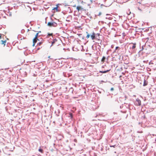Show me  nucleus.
Returning a JSON list of instances; mask_svg holds the SVG:
<instances>
[{"label": "nucleus", "instance_id": "obj_1", "mask_svg": "<svg viewBox=\"0 0 156 156\" xmlns=\"http://www.w3.org/2000/svg\"><path fill=\"white\" fill-rule=\"evenodd\" d=\"M87 35L86 37L87 38H89L90 36L92 39H99V38H102V35H100L98 33H95L94 32L91 33V34H89L87 32H86Z\"/></svg>", "mask_w": 156, "mask_h": 156}, {"label": "nucleus", "instance_id": "obj_2", "mask_svg": "<svg viewBox=\"0 0 156 156\" xmlns=\"http://www.w3.org/2000/svg\"><path fill=\"white\" fill-rule=\"evenodd\" d=\"M152 40H147L145 43V46H149L151 47L153 45V43Z\"/></svg>", "mask_w": 156, "mask_h": 156}, {"label": "nucleus", "instance_id": "obj_3", "mask_svg": "<svg viewBox=\"0 0 156 156\" xmlns=\"http://www.w3.org/2000/svg\"><path fill=\"white\" fill-rule=\"evenodd\" d=\"M47 25L48 26L51 27H56L57 26V24L55 22H49L48 23Z\"/></svg>", "mask_w": 156, "mask_h": 156}, {"label": "nucleus", "instance_id": "obj_4", "mask_svg": "<svg viewBox=\"0 0 156 156\" xmlns=\"http://www.w3.org/2000/svg\"><path fill=\"white\" fill-rule=\"evenodd\" d=\"M104 40H101L100 42H97V43L98 44V46L101 48L102 46H103V48L105 47V45H106L105 44H104Z\"/></svg>", "mask_w": 156, "mask_h": 156}, {"label": "nucleus", "instance_id": "obj_5", "mask_svg": "<svg viewBox=\"0 0 156 156\" xmlns=\"http://www.w3.org/2000/svg\"><path fill=\"white\" fill-rule=\"evenodd\" d=\"M134 104L137 106H140L141 105V101L138 98H136V101L134 102Z\"/></svg>", "mask_w": 156, "mask_h": 156}, {"label": "nucleus", "instance_id": "obj_6", "mask_svg": "<svg viewBox=\"0 0 156 156\" xmlns=\"http://www.w3.org/2000/svg\"><path fill=\"white\" fill-rule=\"evenodd\" d=\"M106 16L105 18L106 19H108L109 20H112L113 19L112 16L110 14H107L106 15Z\"/></svg>", "mask_w": 156, "mask_h": 156}, {"label": "nucleus", "instance_id": "obj_7", "mask_svg": "<svg viewBox=\"0 0 156 156\" xmlns=\"http://www.w3.org/2000/svg\"><path fill=\"white\" fill-rule=\"evenodd\" d=\"M73 87H71L69 89V92L73 94Z\"/></svg>", "mask_w": 156, "mask_h": 156}, {"label": "nucleus", "instance_id": "obj_8", "mask_svg": "<svg viewBox=\"0 0 156 156\" xmlns=\"http://www.w3.org/2000/svg\"><path fill=\"white\" fill-rule=\"evenodd\" d=\"M110 70H111L110 69H108L107 70H105V71H99V72L100 73H106L109 72Z\"/></svg>", "mask_w": 156, "mask_h": 156}, {"label": "nucleus", "instance_id": "obj_9", "mask_svg": "<svg viewBox=\"0 0 156 156\" xmlns=\"http://www.w3.org/2000/svg\"><path fill=\"white\" fill-rule=\"evenodd\" d=\"M68 117L70 119H72L73 117V115L72 113H70L68 115Z\"/></svg>", "mask_w": 156, "mask_h": 156}, {"label": "nucleus", "instance_id": "obj_10", "mask_svg": "<svg viewBox=\"0 0 156 156\" xmlns=\"http://www.w3.org/2000/svg\"><path fill=\"white\" fill-rule=\"evenodd\" d=\"M58 5H59V4H58ZM58 5H57V6L54 8L53 9H52V10H56V12H59L60 11L58 10Z\"/></svg>", "mask_w": 156, "mask_h": 156}, {"label": "nucleus", "instance_id": "obj_11", "mask_svg": "<svg viewBox=\"0 0 156 156\" xmlns=\"http://www.w3.org/2000/svg\"><path fill=\"white\" fill-rule=\"evenodd\" d=\"M50 36H51L53 38V37L52 36V34H50L48 33V35L47 36V37H46V38H48Z\"/></svg>", "mask_w": 156, "mask_h": 156}, {"label": "nucleus", "instance_id": "obj_12", "mask_svg": "<svg viewBox=\"0 0 156 156\" xmlns=\"http://www.w3.org/2000/svg\"><path fill=\"white\" fill-rule=\"evenodd\" d=\"M57 41V40L55 39V40H53V41H51L52 42V44H51V47L52 45H53L55 43H56V42Z\"/></svg>", "mask_w": 156, "mask_h": 156}, {"label": "nucleus", "instance_id": "obj_13", "mask_svg": "<svg viewBox=\"0 0 156 156\" xmlns=\"http://www.w3.org/2000/svg\"><path fill=\"white\" fill-rule=\"evenodd\" d=\"M133 44V46H132V49H134L135 48H136V43H131V44Z\"/></svg>", "mask_w": 156, "mask_h": 156}, {"label": "nucleus", "instance_id": "obj_14", "mask_svg": "<svg viewBox=\"0 0 156 156\" xmlns=\"http://www.w3.org/2000/svg\"><path fill=\"white\" fill-rule=\"evenodd\" d=\"M17 38H20V39H24V37L22 36H21L20 35H19L17 36Z\"/></svg>", "mask_w": 156, "mask_h": 156}, {"label": "nucleus", "instance_id": "obj_15", "mask_svg": "<svg viewBox=\"0 0 156 156\" xmlns=\"http://www.w3.org/2000/svg\"><path fill=\"white\" fill-rule=\"evenodd\" d=\"M82 9H83V8H82L81 6H77L76 7V9L78 11H79L80 10H81Z\"/></svg>", "mask_w": 156, "mask_h": 156}, {"label": "nucleus", "instance_id": "obj_16", "mask_svg": "<svg viewBox=\"0 0 156 156\" xmlns=\"http://www.w3.org/2000/svg\"><path fill=\"white\" fill-rule=\"evenodd\" d=\"M1 42L2 44H4L5 45L6 42V40H5L4 41L1 40Z\"/></svg>", "mask_w": 156, "mask_h": 156}, {"label": "nucleus", "instance_id": "obj_17", "mask_svg": "<svg viewBox=\"0 0 156 156\" xmlns=\"http://www.w3.org/2000/svg\"><path fill=\"white\" fill-rule=\"evenodd\" d=\"M33 40V46H34L35 45V44L37 42L38 40ZM39 41V40H38Z\"/></svg>", "mask_w": 156, "mask_h": 156}, {"label": "nucleus", "instance_id": "obj_18", "mask_svg": "<svg viewBox=\"0 0 156 156\" xmlns=\"http://www.w3.org/2000/svg\"><path fill=\"white\" fill-rule=\"evenodd\" d=\"M147 84V82L145 80H144V84H143V86H146Z\"/></svg>", "mask_w": 156, "mask_h": 156}, {"label": "nucleus", "instance_id": "obj_19", "mask_svg": "<svg viewBox=\"0 0 156 156\" xmlns=\"http://www.w3.org/2000/svg\"><path fill=\"white\" fill-rule=\"evenodd\" d=\"M39 33H37L35 35L34 37L33 38V39H38L37 38V36H38Z\"/></svg>", "mask_w": 156, "mask_h": 156}, {"label": "nucleus", "instance_id": "obj_20", "mask_svg": "<svg viewBox=\"0 0 156 156\" xmlns=\"http://www.w3.org/2000/svg\"><path fill=\"white\" fill-rule=\"evenodd\" d=\"M106 59V58L104 56H103L101 60V61L102 62H104L105 61V60Z\"/></svg>", "mask_w": 156, "mask_h": 156}, {"label": "nucleus", "instance_id": "obj_21", "mask_svg": "<svg viewBox=\"0 0 156 156\" xmlns=\"http://www.w3.org/2000/svg\"><path fill=\"white\" fill-rule=\"evenodd\" d=\"M72 49L73 51H78V49L75 48L74 47H73L72 48Z\"/></svg>", "mask_w": 156, "mask_h": 156}, {"label": "nucleus", "instance_id": "obj_22", "mask_svg": "<svg viewBox=\"0 0 156 156\" xmlns=\"http://www.w3.org/2000/svg\"><path fill=\"white\" fill-rule=\"evenodd\" d=\"M142 118L143 119H146L145 115H144L143 116H142Z\"/></svg>", "mask_w": 156, "mask_h": 156}, {"label": "nucleus", "instance_id": "obj_23", "mask_svg": "<svg viewBox=\"0 0 156 156\" xmlns=\"http://www.w3.org/2000/svg\"><path fill=\"white\" fill-rule=\"evenodd\" d=\"M38 151L42 153L43 150L42 149L40 148L39 149Z\"/></svg>", "mask_w": 156, "mask_h": 156}, {"label": "nucleus", "instance_id": "obj_24", "mask_svg": "<svg viewBox=\"0 0 156 156\" xmlns=\"http://www.w3.org/2000/svg\"><path fill=\"white\" fill-rule=\"evenodd\" d=\"M144 46H142V51H143V52H145L144 51V48H143V47H144Z\"/></svg>", "mask_w": 156, "mask_h": 156}, {"label": "nucleus", "instance_id": "obj_25", "mask_svg": "<svg viewBox=\"0 0 156 156\" xmlns=\"http://www.w3.org/2000/svg\"><path fill=\"white\" fill-rule=\"evenodd\" d=\"M121 112H122L123 113H126V111H125V110H124V111L121 110Z\"/></svg>", "mask_w": 156, "mask_h": 156}, {"label": "nucleus", "instance_id": "obj_26", "mask_svg": "<svg viewBox=\"0 0 156 156\" xmlns=\"http://www.w3.org/2000/svg\"><path fill=\"white\" fill-rule=\"evenodd\" d=\"M123 42V40H119V42L120 43H122Z\"/></svg>", "mask_w": 156, "mask_h": 156}, {"label": "nucleus", "instance_id": "obj_27", "mask_svg": "<svg viewBox=\"0 0 156 156\" xmlns=\"http://www.w3.org/2000/svg\"><path fill=\"white\" fill-rule=\"evenodd\" d=\"M114 90V88L113 87H112L110 89V90L111 91H113Z\"/></svg>", "mask_w": 156, "mask_h": 156}, {"label": "nucleus", "instance_id": "obj_28", "mask_svg": "<svg viewBox=\"0 0 156 156\" xmlns=\"http://www.w3.org/2000/svg\"><path fill=\"white\" fill-rule=\"evenodd\" d=\"M119 48V47H116V48H115V51H116V50L118 49Z\"/></svg>", "mask_w": 156, "mask_h": 156}, {"label": "nucleus", "instance_id": "obj_29", "mask_svg": "<svg viewBox=\"0 0 156 156\" xmlns=\"http://www.w3.org/2000/svg\"><path fill=\"white\" fill-rule=\"evenodd\" d=\"M115 146H116V145H113V146H111L110 147H115Z\"/></svg>", "mask_w": 156, "mask_h": 156}, {"label": "nucleus", "instance_id": "obj_30", "mask_svg": "<svg viewBox=\"0 0 156 156\" xmlns=\"http://www.w3.org/2000/svg\"><path fill=\"white\" fill-rule=\"evenodd\" d=\"M141 1H139L138 2V3H141Z\"/></svg>", "mask_w": 156, "mask_h": 156}, {"label": "nucleus", "instance_id": "obj_31", "mask_svg": "<svg viewBox=\"0 0 156 156\" xmlns=\"http://www.w3.org/2000/svg\"><path fill=\"white\" fill-rule=\"evenodd\" d=\"M123 105H121V106H120V108H123Z\"/></svg>", "mask_w": 156, "mask_h": 156}, {"label": "nucleus", "instance_id": "obj_32", "mask_svg": "<svg viewBox=\"0 0 156 156\" xmlns=\"http://www.w3.org/2000/svg\"><path fill=\"white\" fill-rule=\"evenodd\" d=\"M42 42H39V45H40L41 44H42Z\"/></svg>", "mask_w": 156, "mask_h": 156}, {"label": "nucleus", "instance_id": "obj_33", "mask_svg": "<svg viewBox=\"0 0 156 156\" xmlns=\"http://www.w3.org/2000/svg\"><path fill=\"white\" fill-rule=\"evenodd\" d=\"M101 14V12H100L98 15H100Z\"/></svg>", "mask_w": 156, "mask_h": 156}, {"label": "nucleus", "instance_id": "obj_34", "mask_svg": "<svg viewBox=\"0 0 156 156\" xmlns=\"http://www.w3.org/2000/svg\"><path fill=\"white\" fill-rule=\"evenodd\" d=\"M143 39H144V38H143ZM145 39H149V38L148 37H147V38H145Z\"/></svg>", "mask_w": 156, "mask_h": 156}, {"label": "nucleus", "instance_id": "obj_35", "mask_svg": "<svg viewBox=\"0 0 156 156\" xmlns=\"http://www.w3.org/2000/svg\"><path fill=\"white\" fill-rule=\"evenodd\" d=\"M113 45H112L111 46V48H113Z\"/></svg>", "mask_w": 156, "mask_h": 156}, {"label": "nucleus", "instance_id": "obj_36", "mask_svg": "<svg viewBox=\"0 0 156 156\" xmlns=\"http://www.w3.org/2000/svg\"><path fill=\"white\" fill-rule=\"evenodd\" d=\"M39 49H40V48H38L37 49V50H39Z\"/></svg>", "mask_w": 156, "mask_h": 156}, {"label": "nucleus", "instance_id": "obj_37", "mask_svg": "<svg viewBox=\"0 0 156 156\" xmlns=\"http://www.w3.org/2000/svg\"><path fill=\"white\" fill-rule=\"evenodd\" d=\"M60 40V41L61 42H62V41H61V39H60V40Z\"/></svg>", "mask_w": 156, "mask_h": 156}, {"label": "nucleus", "instance_id": "obj_38", "mask_svg": "<svg viewBox=\"0 0 156 156\" xmlns=\"http://www.w3.org/2000/svg\"><path fill=\"white\" fill-rule=\"evenodd\" d=\"M73 6L76 7V5H74Z\"/></svg>", "mask_w": 156, "mask_h": 156}, {"label": "nucleus", "instance_id": "obj_39", "mask_svg": "<svg viewBox=\"0 0 156 156\" xmlns=\"http://www.w3.org/2000/svg\"><path fill=\"white\" fill-rule=\"evenodd\" d=\"M1 38V36L0 35V39Z\"/></svg>", "mask_w": 156, "mask_h": 156}, {"label": "nucleus", "instance_id": "obj_40", "mask_svg": "<svg viewBox=\"0 0 156 156\" xmlns=\"http://www.w3.org/2000/svg\"><path fill=\"white\" fill-rule=\"evenodd\" d=\"M77 42H79V41H78L77 40Z\"/></svg>", "mask_w": 156, "mask_h": 156}, {"label": "nucleus", "instance_id": "obj_41", "mask_svg": "<svg viewBox=\"0 0 156 156\" xmlns=\"http://www.w3.org/2000/svg\"><path fill=\"white\" fill-rule=\"evenodd\" d=\"M49 39H51V38H50Z\"/></svg>", "mask_w": 156, "mask_h": 156}, {"label": "nucleus", "instance_id": "obj_42", "mask_svg": "<svg viewBox=\"0 0 156 156\" xmlns=\"http://www.w3.org/2000/svg\"><path fill=\"white\" fill-rule=\"evenodd\" d=\"M127 116H128V114L127 115H126V117H127Z\"/></svg>", "mask_w": 156, "mask_h": 156}, {"label": "nucleus", "instance_id": "obj_43", "mask_svg": "<svg viewBox=\"0 0 156 156\" xmlns=\"http://www.w3.org/2000/svg\"><path fill=\"white\" fill-rule=\"evenodd\" d=\"M98 40H99V41H99V40H99V39H98Z\"/></svg>", "mask_w": 156, "mask_h": 156}, {"label": "nucleus", "instance_id": "obj_44", "mask_svg": "<svg viewBox=\"0 0 156 156\" xmlns=\"http://www.w3.org/2000/svg\"><path fill=\"white\" fill-rule=\"evenodd\" d=\"M83 2V1H82V2Z\"/></svg>", "mask_w": 156, "mask_h": 156}]
</instances>
